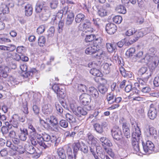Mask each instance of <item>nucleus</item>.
<instances>
[{
    "label": "nucleus",
    "instance_id": "21",
    "mask_svg": "<svg viewBox=\"0 0 159 159\" xmlns=\"http://www.w3.org/2000/svg\"><path fill=\"white\" fill-rule=\"evenodd\" d=\"M9 125H11V129L12 127L16 129H21V127L23 126L22 123H20L19 121L15 119H13L10 122Z\"/></svg>",
    "mask_w": 159,
    "mask_h": 159
},
{
    "label": "nucleus",
    "instance_id": "27",
    "mask_svg": "<svg viewBox=\"0 0 159 159\" xmlns=\"http://www.w3.org/2000/svg\"><path fill=\"white\" fill-rule=\"evenodd\" d=\"M20 133L19 136L20 139L23 141H25L27 138V136L28 135L27 130L26 129H20Z\"/></svg>",
    "mask_w": 159,
    "mask_h": 159
},
{
    "label": "nucleus",
    "instance_id": "54",
    "mask_svg": "<svg viewBox=\"0 0 159 159\" xmlns=\"http://www.w3.org/2000/svg\"><path fill=\"white\" fill-rule=\"evenodd\" d=\"M113 21L116 24H119L121 23L122 20V17L120 16H116L113 18Z\"/></svg>",
    "mask_w": 159,
    "mask_h": 159
},
{
    "label": "nucleus",
    "instance_id": "55",
    "mask_svg": "<svg viewBox=\"0 0 159 159\" xmlns=\"http://www.w3.org/2000/svg\"><path fill=\"white\" fill-rule=\"evenodd\" d=\"M135 51V48H130L126 51V54L129 57H132L134 54Z\"/></svg>",
    "mask_w": 159,
    "mask_h": 159
},
{
    "label": "nucleus",
    "instance_id": "30",
    "mask_svg": "<svg viewBox=\"0 0 159 159\" xmlns=\"http://www.w3.org/2000/svg\"><path fill=\"white\" fill-rule=\"evenodd\" d=\"M65 115L66 120L68 121L70 123H75L76 122L75 118L73 115L70 113H65L63 114V117Z\"/></svg>",
    "mask_w": 159,
    "mask_h": 159
},
{
    "label": "nucleus",
    "instance_id": "1",
    "mask_svg": "<svg viewBox=\"0 0 159 159\" xmlns=\"http://www.w3.org/2000/svg\"><path fill=\"white\" fill-rule=\"evenodd\" d=\"M97 46L91 44L88 46L85 50V53L88 54H93V57L98 59H100L102 57L103 51L100 50H98Z\"/></svg>",
    "mask_w": 159,
    "mask_h": 159
},
{
    "label": "nucleus",
    "instance_id": "17",
    "mask_svg": "<svg viewBox=\"0 0 159 159\" xmlns=\"http://www.w3.org/2000/svg\"><path fill=\"white\" fill-rule=\"evenodd\" d=\"M31 144L34 146H36L38 144L40 146L42 147L44 149H46L48 148L50 146V144L45 143L41 141L38 140L36 139L32 138L31 140Z\"/></svg>",
    "mask_w": 159,
    "mask_h": 159
},
{
    "label": "nucleus",
    "instance_id": "20",
    "mask_svg": "<svg viewBox=\"0 0 159 159\" xmlns=\"http://www.w3.org/2000/svg\"><path fill=\"white\" fill-rule=\"evenodd\" d=\"M95 39H96L95 41H97L98 44H99V41H100V43L102 41V40L101 38H99L97 39H96V36L95 35L91 34L90 35H86L85 38V41L86 42H90L93 41ZM97 43V42H95Z\"/></svg>",
    "mask_w": 159,
    "mask_h": 159
},
{
    "label": "nucleus",
    "instance_id": "50",
    "mask_svg": "<svg viewBox=\"0 0 159 159\" xmlns=\"http://www.w3.org/2000/svg\"><path fill=\"white\" fill-rule=\"evenodd\" d=\"M115 95L113 93H110L108 94L107 96V100L109 104H111L113 103V101L114 100Z\"/></svg>",
    "mask_w": 159,
    "mask_h": 159
},
{
    "label": "nucleus",
    "instance_id": "33",
    "mask_svg": "<svg viewBox=\"0 0 159 159\" xmlns=\"http://www.w3.org/2000/svg\"><path fill=\"white\" fill-rule=\"evenodd\" d=\"M57 153L59 157L61 159H66V158L65 151L62 148H59L57 150Z\"/></svg>",
    "mask_w": 159,
    "mask_h": 159
},
{
    "label": "nucleus",
    "instance_id": "2",
    "mask_svg": "<svg viewBox=\"0 0 159 159\" xmlns=\"http://www.w3.org/2000/svg\"><path fill=\"white\" fill-rule=\"evenodd\" d=\"M126 35L128 36L133 35L134 36V38L130 39L127 43L128 45H130L137 41L140 37L143 36V34L141 31H137L135 28H132L126 32Z\"/></svg>",
    "mask_w": 159,
    "mask_h": 159
},
{
    "label": "nucleus",
    "instance_id": "11",
    "mask_svg": "<svg viewBox=\"0 0 159 159\" xmlns=\"http://www.w3.org/2000/svg\"><path fill=\"white\" fill-rule=\"evenodd\" d=\"M87 93V94L94 99H97L99 96V93L97 89L93 86L89 88Z\"/></svg>",
    "mask_w": 159,
    "mask_h": 159
},
{
    "label": "nucleus",
    "instance_id": "28",
    "mask_svg": "<svg viewBox=\"0 0 159 159\" xmlns=\"http://www.w3.org/2000/svg\"><path fill=\"white\" fill-rule=\"evenodd\" d=\"M139 141L132 140V145L134 150L136 152H139L144 154L143 151L140 149L139 146Z\"/></svg>",
    "mask_w": 159,
    "mask_h": 159
},
{
    "label": "nucleus",
    "instance_id": "5",
    "mask_svg": "<svg viewBox=\"0 0 159 159\" xmlns=\"http://www.w3.org/2000/svg\"><path fill=\"white\" fill-rule=\"evenodd\" d=\"M132 140L139 141L142 139L141 132L137 125L132 124Z\"/></svg>",
    "mask_w": 159,
    "mask_h": 159
},
{
    "label": "nucleus",
    "instance_id": "64",
    "mask_svg": "<svg viewBox=\"0 0 159 159\" xmlns=\"http://www.w3.org/2000/svg\"><path fill=\"white\" fill-rule=\"evenodd\" d=\"M140 89L143 93H146L149 92L151 90V89L147 85L140 88Z\"/></svg>",
    "mask_w": 159,
    "mask_h": 159
},
{
    "label": "nucleus",
    "instance_id": "37",
    "mask_svg": "<svg viewBox=\"0 0 159 159\" xmlns=\"http://www.w3.org/2000/svg\"><path fill=\"white\" fill-rule=\"evenodd\" d=\"M6 126H3L2 127L1 131L3 134H7L10 130L11 129V125H9L8 122H6Z\"/></svg>",
    "mask_w": 159,
    "mask_h": 159
},
{
    "label": "nucleus",
    "instance_id": "46",
    "mask_svg": "<svg viewBox=\"0 0 159 159\" xmlns=\"http://www.w3.org/2000/svg\"><path fill=\"white\" fill-rule=\"evenodd\" d=\"M100 140L102 143H103L105 145L110 147L112 145V144L110 141L108 140L106 137H102L100 138Z\"/></svg>",
    "mask_w": 159,
    "mask_h": 159
},
{
    "label": "nucleus",
    "instance_id": "45",
    "mask_svg": "<svg viewBox=\"0 0 159 159\" xmlns=\"http://www.w3.org/2000/svg\"><path fill=\"white\" fill-rule=\"evenodd\" d=\"M47 122H49L51 125L58 124V122L57 118L53 116H51L50 119H46Z\"/></svg>",
    "mask_w": 159,
    "mask_h": 159
},
{
    "label": "nucleus",
    "instance_id": "15",
    "mask_svg": "<svg viewBox=\"0 0 159 159\" xmlns=\"http://www.w3.org/2000/svg\"><path fill=\"white\" fill-rule=\"evenodd\" d=\"M148 126V136L152 139H156L157 137V134L156 129L154 127L149 125H147Z\"/></svg>",
    "mask_w": 159,
    "mask_h": 159
},
{
    "label": "nucleus",
    "instance_id": "7",
    "mask_svg": "<svg viewBox=\"0 0 159 159\" xmlns=\"http://www.w3.org/2000/svg\"><path fill=\"white\" fill-rule=\"evenodd\" d=\"M143 152L150 154L154 150V146L153 143L150 141H147L145 143L142 142Z\"/></svg>",
    "mask_w": 159,
    "mask_h": 159
},
{
    "label": "nucleus",
    "instance_id": "26",
    "mask_svg": "<svg viewBox=\"0 0 159 159\" xmlns=\"http://www.w3.org/2000/svg\"><path fill=\"white\" fill-rule=\"evenodd\" d=\"M25 149L28 153L30 154H34L36 151L34 147L29 143L26 144L25 145Z\"/></svg>",
    "mask_w": 159,
    "mask_h": 159
},
{
    "label": "nucleus",
    "instance_id": "23",
    "mask_svg": "<svg viewBox=\"0 0 159 159\" xmlns=\"http://www.w3.org/2000/svg\"><path fill=\"white\" fill-rule=\"evenodd\" d=\"M67 15L66 24L67 25H70L72 24L74 20V14L72 11L69 10Z\"/></svg>",
    "mask_w": 159,
    "mask_h": 159
},
{
    "label": "nucleus",
    "instance_id": "32",
    "mask_svg": "<svg viewBox=\"0 0 159 159\" xmlns=\"http://www.w3.org/2000/svg\"><path fill=\"white\" fill-rule=\"evenodd\" d=\"M107 49L110 52H115L116 49V44L115 43H108L106 44Z\"/></svg>",
    "mask_w": 159,
    "mask_h": 159
},
{
    "label": "nucleus",
    "instance_id": "62",
    "mask_svg": "<svg viewBox=\"0 0 159 159\" xmlns=\"http://www.w3.org/2000/svg\"><path fill=\"white\" fill-rule=\"evenodd\" d=\"M13 149H15L20 153L22 154L24 152L25 149L21 146L17 145L16 147L13 148Z\"/></svg>",
    "mask_w": 159,
    "mask_h": 159
},
{
    "label": "nucleus",
    "instance_id": "35",
    "mask_svg": "<svg viewBox=\"0 0 159 159\" xmlns=\"http://www.w3.org/2000/svg\"><path fill=\"white\" fill-rule=\"evenodd\" d=\"M35 71V69H31L28 71H25V72H22V75L24 78H27L29 79L33 75Z\"/></svg>",
    "mask_w": 159,
    "mask_h": 159
},
{
    "label": "nucleus",
    "instance_id": "49",
    "mask_svg": "<svg viewBox=\"0 0 159 159\" xmlns=\"http://www.w3.org/2000/svg\"><path fill=\"white\" fill-rule=\"evenodd\" d=\"M43 142L44 143H48L47 142L49 141L51 139V136L48 134L45 133H43ZM48 144H49L48 143Z\"/></svg>",
    "mask_w": 159,
    "mask_h": 159
},
{
    "label": "nucleus",
    "instance_id": "58",
    "mask_svg": "<svg viewBox=\"0 0 159 159\" xmlns=\"http://www.w3.org/2000/svg\"><path fill=\"white\" fill-rule=\"evenodd\" d=\"M26 50L25 48L23 46H18L16 49L17 52L21 54H23Z\"/></svg>",
    "mask_w": 159,
    "mask_h": 159
},
{
    "label": "nucleus",
    "instance_id": "9",
    "mask_svg": "<svg viewBox=\"0 0 159 159\" xmlns=\"http://www.w3.org/2000/svg\"><path fill=\"white\" fill-rule=\"evenodd\" d=\"M52 89L57 93V96L63 99L65 98V95L64 93V90L60 87L59 84H54L52 87Z\"/></svg>",
    "mask_w": 159,
    "mask_h": 159
},
{
    "label": "nucleus",
    "instance_id": "43",
    "mask_svg": "<svg viewBox=\"0 0 159 159\" xmlns=\"http://www.w3.org/2000/svg\"><path fill=\"white\" fill-rule=\"evenodd\" d=\"M98 89L100 93L103 94H105L108 90L107 87L103 84L99 85Z\"/></svg>",
    "mask_w": 159,
    "mask_h": 159
},
{
    "label": "nucleus",
    "instance_id": "48",
    "mask_svg": "<svg viewBox=\"0 0 159 159\" xmlns=\"http://www.w3.org/2000/svg\"><path fill=\"white\" fill-rule=\"evenodd\" d=\"M151 58L152 57L149 55L147 54L144 57L141 59L140 62L146 64H148L150 61Z\"/></svg>",
    "mask_w": 159,
    "mask_h": 159
},
{
    "label": "nucleus",
    "instance_id": "8",
    "mask_svg": "<svg viewBox=\"0 0 159 159\" xmlns=\"http://www.w3.org/2000/svg\"><path fill=\"white\" fill-rule=\"evenodd\" d=\"M139 75H143L145 80H148L152 74V72L148 70L147 67H141L138 71Z\"/></svg>",
    "mask_w": 159,
    "mask_h": 159
},
{
    "label": "nucleus",
    "instance_id": "51",
    "mask_svg": "<svg viewBox=\"0 0 159 159\" xmlns=\"http://www.w3.org/2000/svg\"><path fill=\"white\" fill-rule=\"evenodd\" d=\"M101 114V110L100 109H96L94 110V113L89 117V118L92 117V116L98 118L97 116H99Z\"/></svg>",
    "mask_w": 159,
    "mask_h": 159
},
{
    "label": "nucleus",
    "instance_id": "57",
    "mask_svg": "<svg viewBox=\"0 0 159 159\" xmlns=\"http://www.w3.org/2000/svg\"><path fill=\"white\" fill-rule=\"evenodd\" d=\"M55 29L53 27H51L48 31L47 35L48 37H52L54 35Z\"/></svg>",
    "mask_w": 159,
    "mask_h": 159
},
{
    "label": "nucleus",
    "instance_id": "44",
    "mask_svg": "<svg viewBox=\"0 0 159 159\" xmlns=\"http://www.w3.org/2000/svg\"><path fill=\"white\" fill-rule=\"evenodd\" d=\"M94 127L95 130L98 133L102 134L103 131V127L102 125H100L99 124H95L94 125Z\"/></svg>",
    "mask_w": 159,
    "mask_h": 159
},
{
    "label": "nucleus",
    "instance_id": "10",
    "mask_svg": "<svg viewBox=\"0 0 159 159\" xmlns=\"http://www.w3.org/2000/svg\"><path fill=\"white\" fill-rule=\"evenodd\" d=\"M86 107H78L75 109H73V113L78 116H80L81 115H85L87 114V111L85 110Z\"/></svg>",
    "mask_w": 159,
    "mask_h": 159
},
{
    "label": "nucleus",
    "instance_id": "63",
    "mask_svg": "<svg viewBox=\"0 0 159 159\" xmlns=\"http://www.w3.org/2000/svg\"><path fill=\"white\" fill-rule=\"evenodd\" d=\"M46 42L45 38L43 36L40 37L38 39V43L40 46H43Z\"/></svg>",
    "mask_w": 159,
    "mask_h": 159
},
{
    "label": "nucleus",
    "instance_id": "13",
    "mask_svg": "<svg viewBox=\"0 0 159 159\" xmlns=\"http://www.w3.org/2000/svg\"><path fill=\"white\" fill-rule=\"evenodd\" d=\"M9 70L7 66L0 65V82L2 80V77L6 78L8 76L7 73Z\"/></svg>",
    "mask_w": 159,
    "mask_h": 159
},
{
    "label": "nucleus",
    "instance_id": "61",
    "mask_svg": "<svg viewBox=\"0 0 159 159\" xmlns=\"http://www.w3.org/2000/svg\"><path fill=\"white\" fill-rule=\"evenodd\" d=\"M138 80L140 85V88L144 86H146L147 85L146 81L148 80H145H145H144L141 78H138Z\"/></svg>",
    "mask_w": 159,
    "mask_h": 159
},
{
    "label": "nucleus",
    "instance_id": "22",
    "mask_svg": "<svg viewBox=\"0 0 159 159\" xmlns=\"http://www.w3.org/2000/svg\"><path fill=\"white\" fill-rule=\"evenodd\" d=\"M42 112L46 115L50 114L52 111V107L50 104L44 105L42 107Z\"/></svg>",
    "mask_w": 159,
    "mask_h": 159
},
{
    "label": "nucleus",
    "instance_id": "40",
    "mask_svg": "<svg viewBox=\"0 0 159 159\" xmlns=\"http://www.w3.org/2000/svg\"><path fill=\"white\" fill-rule=\"evenodd\" d=\"M97 13L99 16L104 17L107 15L108 12L104 8L102 7L98 9Z\"/></svg>",
    "mask_w": 159,
    "mask_h": 159
},
{
    "label": "nucleus",
    "instance_id": "53",
    "mask_svg": "<svg viewBox=\"0 0 159 159\" xmlns=\"http://www.w3.org/2000/svg\"><path fill=\"white\" fill-rule=\"evenodd\" d=\"M67 152H68V159H76V157L77 154H76L75 156V153L73 152L74 156V157H73L72 153V150L71 148L69 147L67 149Z\"/></svg>",
    "mask_w": 159,
    "mask_h": 159
},
{
    "label": "nucleus",
    "instance_id": "39",
    "mask_svg": "<svg viewBox=\"0 0 159 159\" xmlns=\"http://www.w3.org/2000/svg\"><path fill=\"white\" fill-rule=\"evenodd\" d=\"M116 11L119 13L125 14L126 12L125 7L123 5H118L116 8Z\"/></svg>",
    "mask_w": 159,
    "mask_h": 159
},
{
    "label": "nucleus",
    "instance_id": "14",
    "mask_svg": "<svg viewBox=\"0 0 159 159\" xmlns=\"http://www.w3.org/2000/svg\"><path fill=\"white\" fill-rule=\"evenodd\" d=\"M50 16L49 11L47 7H44L40 15V17L43 20H46Z\"/></svg>",
    "mask_w": 159,
    "mask_h": 159
},
{
    "label": "nucleus",
    "instance_id": "60",
    "mask_svg": "<svg viewBox=\"0 0 159 159\" xmlns=\"http://www.w3.org/2000/svg\"><path fill=\"white\" fill-rule=\"evenodd\" d=\"M60 126L64 128H66L68 127V124L67 120H61L59 123Z\"/></svg>",
    "mask_w": 159,
    "mask_h": 159
},
{
    "label": "nucleus",
    "instance_id": "36",
    "mask_svg": "<svg viewBox=\"0 0 159 159\" xmlns=\"http://www.w3.org/2000/svg\"><path fill=\"white\" fill-rule=\"evenodd\" d=\"M119 70L120 73L124 77L130 78L132 76V75L131 72L126 71L123 67H120Z\"/></svg>",
    "mask_w": 159,
    "mask_h": 159
},
{
    "label": "nucleus",
    "instance_id": "59",
    "mask_svg": "<svg viewBox=\"0 0 159 159\" xmlns=\"http://www.w3.org/2000/svg\"><path fill=\"white\" fill-rule=\"evenodd\" d=\"M58 2L57 0H52L50 2V6L52 9L56 8L58 5Z\"/></svg>",
    "mask_w": 159,
    "mask_h": 159
},
{
    "label": "nucleus",
    "instance_id": "41",
    "mask_svg": "<svg viewBox=\"0 0 159 159\" xmlns=\"http://www.w3.org/2000/svg\"><path fill=\"white\" fill-rule=\"evenodd\" d=\"M0 10L3 14H8L9 12L8 7L5 4L2 3L0 5Z\"/></svg>",
    "mask_w": 159,
    "mask_h": 159
},
{
    "label": "nucleus",
    "instance_id": "19",
    "mask_svg": "<svg viewBox=\"0 0 159 159\" xmlns=\"http://www.w3.org/2000/svg\"><path fill=\"white\" fill-rule=\"evenodd\" d=\"M122 129L125 136L127 139L130 138V134L129 129V125L126 123H123L122 124Z\"/></svg>",
    "mask_w": 159,
    "mask_h": 159
},
{
    "label": "nucleus",
    "instance_id": "38",
    "mask_svg": "<svg viewBox=\"0 0 159 159\" xmlns=\"http://www.w3.org/2000/svg\"><path fill=\"white\" fill-rule=\"evenodd\" d=\"M55 105L56 110L58 112V114L61 116L63 117V114L65 111H63L62 108L58 102H56Z\"/></svg>",
    "mask_w": 159,
    "mask_h": 159
},
{
    "label": "nucleus",
    "instance_id": "34",
    "mask_svg": "<svg viewBox=\"0 0 159 159\" xmlns=\"http://www.w3.org/2000/svg\"><path fill=\"white\" fill-rule=\"evenodd\" d=\"M25 15L28 16H30L33 12V8L31 5L27 4L25 6Z\"/></svg>",
    "mask_w": 159,
    "mask_h": 159
},
{
    "label": "nucleus",
    "instance_id": "29",
    "mask_svg": "<svg viewBox=\"0 0 159 159\" xmlns=\"http://www.w3.org/2000/svg\"><path fill=\"white\" fill-rule=\"evenodd\" d=\"M68 6H65L62 9L58 12L57 16L59 18H61L63 15H65L66 14H68Z\"/></svg>",
    "mask_w": 159,
    "mask_h": 159
},
{
    "label": "nucleus",
    "instance_id": "6",
    "mask_svg": "<svg viewBox=\"0 0 159 159\" xmlns=\"http://www.w3.org/2000/svg\"><path fill=\"white\" fill-rule=\"evenodd\" d=\"M78 29L80 31H83L82 34H84V33L92 32V29L91 27V23L88 20H85L82 24H80L78 26Z\"/></svg>",
    "mask_w": 159,
    "mask_h": 159
},
{
    "label": "nucleus",
    "instance_id": "24",
    "mask_svg": "<svg viewBox=\"0 0 159 159\" xmlns=\"http://www.w3.org/2000/svg\"><path fill=\"white\" fill-rule=\"evenodd\" d=\"M88 139H87V142L89 144L95 146L97 142L94 136L90 133H88L87 134Z\"/></svg>",
    "mask_w": 159,
    "mask_h": 159
},
{
    "label": "nucleus",
    "instance_id": "52",
    "mask_svg": "<svg viewBox=\"0 0 159 159\" xmlns=\"http://www.w3.org/2000/svg\"><path fill=\"white\" fill-rule=\"evenodd\" d=\"M44 4L37 3L35 7V11L37 12H40L43 11V9L44 7H43Z\"/></svg>",
    "mask_w": 159,
    "mask_h": 159
},
{
    "label": "nucleus",
    "instance_id": "3",
    "mask_svg": "<svg viewBox=\"0 0 159 159\" xmlns=\"http://www.w3.org/2000/svg\"><path fill=\"white\" fill-rule=\"evenodd\" d=\"M73 148L75 156L77 154L79 150H80L84 153H87L88 152V147L82 141H78L73 144Z\"/></svg>",
    "mask_w": 159,
    "mask_h": 159
},
{
    "label": "nucleus",
    "instance_id": "56",
    "mask_svg": "<svg viewBox=\"0 0 159 159\" xmlns=\"http://www.w3.org/2000/svg\"><path fill=\"white\" fill-rule=\"evenodd\" d=\"M22 110L25 114H27L28 113L27 102V101H25L23 102Z\"/></svg>",
    "mask_w": 159,
    "mask_h": 159
},
{
    "label": "nucleus",
    "instance_id": "4",
    "mask_svg": "<svg viewBox=\"0 0 159 159\" xmlns=\"http://www.w3.org/2000/svg\"><path fill=\"white\" fill-rule=\"evenodd\" d=\"M80 102L86 106L87 111H90L92 109V107L89 106V104L91 101V97L87 93H84L81 94L80 97Z\"/></svg>",
    "mask_w": 159,
    "mask_h": 159
},
{
    "label": "nucleus",
    "instance_id": "31",
    "mask_svg": "<svg viewBox=\"0 0 159 159\" xmlns=\"http://www.w3.org/2000/svg\"><path fill=\"white\" fill-rule=\"evenodd\" d=\"M85 18V16L84 14L79 13L76 16L75 18V21L77 23H80L83 22Z\"/></svg>",
    "mask_w": 159,
    "mask_h": 159
},
{
    "label": "nucleus",
    "instance_id": "42",
    "mask_svg": "<svg viewBox=\"0 0 159 159\" xmlns=\"http://www.w3.org/2000/svg\"><path fill=\"white\" fill-rule=\"evenodd\" d=\"M129 144V140L127 139H123L120 141V146L124 149L127 148Z\"/></svg>",
    "mask_w": 159,
    "mask_h": 159
},
{
    "label": "nucleus",
    "instance_id": "18",
    "mask_svg": "<svg viewBox=\"0 0 159 159\" xmlns=\"http://www.w3.org/2000/svg\"><path fill=\"white\" fill-rule=\"evenodd\" d=\"M112 135L114 139L118 140L120 139L122 133L121 130L119 128L113 129L111 130Z\"/></svg>",
    "mask_w": 159,
    "mask_h": 159
},
{
    "label": "nucleus",
    "instance_id": "47",
    "mask_svg": "<svg viewBox=\"0 0 159 159\" xmlns=\"http://www.w3.org/2000/svg\"><path fill=\"white\" fill-rule=\"evenodd\" d=\"M90 73L92 75L97 77L100 76L102 75L100 71L98 69L93 68L90 71Z\"/></svg>",
    "mask_w": 159,
    "mask_h": 159
},
{
    "label": "nucleus",
    "instance_id": "16",
    "mask_svg": "<svg viewBox=\"0 0 159 159\" xmlns=\"http://www.w3.org/2000/svg\"><path fill=\"white\" fill-rule=\"evenodd\" d=\"M117 28L116 25L113 23H108L106 26V31L110 34H114L116 32Z\"/></svg>",
    "mask_w": 159,
    "mask_h": 159
},
{
    "label": "nucleus",
    "instance_id": "25",
    "mask_svg": "<svg viewBox=\"0 0 159 159\" xmlns=\"http://www.w3.org/2000/svg\"><path fill=\"white\" fill-rule=\"evenodd\" d=\"M111 65L107 63L103 64L101 66V69L103 72L106 74H108L109 73L111 68Z\"/></svg>",
    "mask_w": 159,
    "mask_h": 159
},
{
    "label": "nucleus",
    "instance_id": "12",
    "mask_svg": "<svg viewBox=\"0 0 159 159\" xmlns=\"http://www.w3.org/2000/svg\"><path fill=\"white\" fill-rule=\"evenodd\" d=\"M157 110L152 104L150 105V107L148 112V116L151 120H154L157 116Z\"/></svg>",
    "mask_w": 159,
    "mask_h": 159
}]
</instances>
